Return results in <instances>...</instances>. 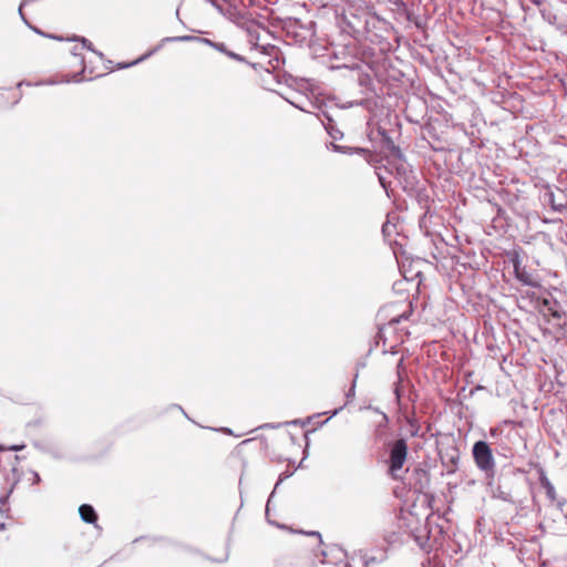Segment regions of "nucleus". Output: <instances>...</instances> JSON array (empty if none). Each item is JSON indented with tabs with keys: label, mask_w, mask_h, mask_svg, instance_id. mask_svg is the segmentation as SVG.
Masks as SVG:
<instances>
[{
	"label": "nucleus",
	"mask_w": 567,
	"mask_h": 567,
	"mask_svg": "<svg viewBox=\"0 0 567 567\" xmlns=\"http://www.w3.org/2000/svg\"><path fill=\"white\" fill-rule=\"evenodd\" d=\"M523 473L519 468L512 466L503 468L498 476L497 485L493 491L494 496L507 503H515V491L509 484L512 482L516 484L522 481Z\"/></svg>",
	"instance_id": "obj_1"
},
{
	"label": "nucleus",
	"mask_w": 567,
	"mask_h": 567,
	"mask_svg": "<svg viewBox=\"0 0 567 567\" xmlns=\"http://www.w3.org/2000/svg\"><path fill=\"white\" fill-rule=\"evenodd\" d=\"M472 454L477 468L485 473L488 480H494L495 460L489 445L485 441H477L473 445Z\"/></svg>",
	"instance_id": "obj_2"
},
{
	"label": "nucleus",
	"mask_w": 567,
	"mask_h": 567,
	"mask_svg": "<svg viewBox=\"0 0 567 567\" xmlns=\"http://www.w3.org/2000/svg\"><path fill=\"white\" fill-rule=\"evenodd\" d=\"M408 457V443L405 439H398L389 444V474L398 480Z\"/></svg>",
	"instance_id": "obj_3"
},
{
	"label": "nucleus",
	"mask_w": 567,
	"mask_h": 567,
	"mask_svg": "<svg viewBox=\"0 0 567 567\" xmlns=\"http://www.w3.org/2000/svg\"><path fill=\"white\" fill-rule=\"evenodd\" d=\"M238 25L247 32L248 42L251 44L252 49L260 50L264 54L267 55H271L275 51H277V48L271 44L259 45V32L256 21L246 19L244 16H240Z\"/></svg>",
	"instance_id": "obj_4"
},
{
	"label": "nucleus",
	"mask_w": 567,
	"mask_h": 567,
	"mask_svg": "<svg viewBox=\"0 0 567 567\" xmlns=\"http://www.w3.org/2000/svg\"><path fill=\"white\" fill-rule=\"evenodd\" d=\"M192 40H198L203 43H206L208 45H210L213 48V44H216L217 42H214L209 39H206V38H196V37H192V35H177V37H167V38H164L161 43L154 48L153 50H151L150 52H147L146 54H144L143 56H141L140 59L131 62V63H126V64H118V69H125V68H128V66H132V65H135L137 64L138 62L147 59L148 56H151L153 53H155L156 51H158L161 48H162V44L165 43V42H187V41H192Z\"/></svg>",
	"instance_id": "obj_5"
},
{
	"label": "nucleus",
	"mask_w": 567,
	"mask_h": 567,
	"mask_svg": "<svg viewBox=\"0 0 567 567\" xmlns=\"http://www.w3.org/2000/svg\"><path fill=\"white\" fill-rule=\"evenodd\" d=\"M378 134L381 137V147L384 151H386L391 156H393V157H395L398 159H403L404 158V155H403L401 148L398 145H395V143L393 142V140L386 133V131L384 128L379 127L378 128Z\"/></svg>",
	"instance_id": "obj_6"
},
{
	"label": "nucleus",
	"mask_w": 567,
	"mask_h": 567,
	"mask_svg": "<svg viewBox=\"0 0 567 567\" xmlns=\"http://www.w3.org/2000/svg\"><path fill=\"white\" fill-rule=\"evenodd\" d=\"M411 536L421 549H426L429 546L430 532L425 524L417 523V525L411 529Z\"/></svg>",
	"instance_id": "obj_7"
},
{
	"label": "nucleus",
	"mask_w": 567,
	"mask_h": 567,
	"mask_svg": "<svg viewBox=\"0 0 567 567\" xmlns=\"http://www.w3.org/2000/svg\"><path fill=\"white\" fill-rule=\"evenodd\" d=\"M441 460L443 466L446 468V472L452 474L457 470L460 453L457 449H452L450 452H446L444 455H442Z\"/></svg>",
	"instance_id": "obj_8"
},
{
	"label": "nucleus",
	"mask_w": 567,
	"mask_h": 567,
	"mask_svg": "<svg viewBox=\"0 0 567 567\" xmlns=\"http://www.w3.org/2000/svg\"><path fill=\"white\" fill-rule=\"evenodd\" d=\"M331 147L334 152L342 153V154H360L363 155L364 158L370 162V158L372 157V153L368 148L363 147H350V146H342L334 143H331Z\"/></svg>",
	"instance_id": "obj_9"
},
{
	"label": "nucleus",
	"mask_w": 567,
	"mask_h": 567,
	"mask_svg": "<svg viewBox=\"0 0 567 567\" xmlns=\"http://www.w3.org/2000/svg\"><path fill=\"white\" fill-rule=\"evenodd\" d=\"M79 514L81 519L86 524H95L97 520V514L93 506L83 504L79 507Z\"/></svg>",
	"instance_id": "obj_10"
},
{
	"label": "nucleus",
	"mask_w": 567,
	"mask_h": 567,
	"mask_svg": "<svg viewBox=\"0 0 567 567\" xmlns=\"http://www.w3.org/2000/svg\"><path fill=\"white\" fill-rule=\"evenodd\" d=\"M322 125L324 126L327 133L332 140L338 141L343 137V133L337 126L334 118H328V122H324V120H322Z\"/></svg>",
	"instance_id": "obj_11"
},
{
	"label": "nucleus",
	"mask_w": 567,
	"mask_h": 567,
	"mask_svg": "<svg viewBox=\"0 0 567 567\" xmlns=\"http://www.w3.org/2000/svg\"><path fill=\"white\" fill-rule=\"evenodd\" d=\"M539 482L542 487L546 491V495L550 501H554L556 498V491L554 485L548 480L547 475L544 471L540 472L539 475Z\"/></svg>",
	"instance_id": "obj_12"
},
{
	"label": "nucleus",
	"mask_w": 567,
	"mask_h": 567,
	"mask_svg": "<svg viewBox=\"0 0 567 567\" xmlns=\"http://www.w3.org/2000/svg\"><path fill=\"white\" fill-rule=\"evenodd\" d=\"M515 272H516V278L519 281H522L524 285L536 286V284L533 281L530 275L527 274L525 270H520L517 265L515 266Z\"/></svg>",
	"instance_id": "obj_13"
},
{
	"label": "nucleus",
	"mask_w": 567,
	"mask_h": 567,
	"mask_svg": "<svg viewBox=\"0 0 567 567\" xmlns=\"http://www.w3.org/2000/svg\"><path fill=\"white\" fill-rule=\"evenodd\" d=\"M317 109L318 112L316 113V115L321 122L322 120H324V122H328V118H333V115L322 106H318Z\"/></svg>",
	"instance_id": "obj_14"
},
{
	"label": "nucleus",
	"mask_w": 567,
	"mask_h": 567,
	"mask_svg": "<svg viewBox=\"0 0 567 567\" xmlns=\"http://www.w3.org/2000/svg\"><path fill=\"white\" fill-rule=\"evenodd\" d=\"M75 40L81 41V42H82V44H83V48H86L87 50H90V51H92V52L96 53L100 58H102V56H103V54H102L101 52H97V51H95V50L93 49L92 43H91L87 39H85V38H76Z\"/></svg>",
	"instance_id": "obj_15"
},
{
	"label": "nucleus",
	"mask_w": 567,
	"mask_h": 567,
	"mask_svg": "<svg viewBox=\"0 0 567 567\" xmlns=\"http://www.w3.org/2000/svg\"><path fill=\"white\" fill-rule=\"evenodd\" d=\"M10 493H11V489L9 492L0 495V515L4 514L3 506L7 504Z\"/></svg>",
	"instance_id": "obj_16"
},
{
	"label": "nucleus",
	"mask_w": 567,
	"mask_h": 567,
	"mask_svg": "<svg viewBox=\"0 0 567 567\" xmlns=\"http://www.w3.org/2000/svg\"><path fill=\"white\" fill-rule=\"evenodd\" d=\"M404 372V360L401 358L396 364L398 382L402 381V374Z\"/></svg>",
	"instance_id": "obj_17"
},
{
	"label": "nucleus",
	"mask_w": 567,
	"mask_h": 567,
	"mask_svg": "<svg viewBox=\"0 0 567 567\" xmlns=\"http://www.w3.org/2000/svg\"><path fill=\"white\" fill-rule=\"evenodd\" d=\"M410 426L412 427V431H411V435L412 436H419V432H420V425L416 423L415 420H409L408 421Z\"/></svg>",
	"instance_id": "obj_18"
},
{
	"label": "nucleus",
	"mask_w": 567,
	"mask_h": 567,
	"mask_svg": "<svg viewBox=\"0 0 567 567\" xmlns=\"http://www.w3.org/2000/svg\"><path fill=\"white\" fill-rule=\"evenodd\" d=\"M213 48L227 55L228 49L225 43L217 42L216 44H213Z\"/></svg>",
	"instance_id": "obj_19"
},
{
	"label": "nucleus",
	"mask_w": 567,
	"mask_h": 567,
	"mask_svg": "<svg viewBox=\"0 0 567 567\" xmlns=\"http://www.w3.org/2000/svg\"><path fill=\"white\" fill-rule=\"evenodd\" d=\"M227 56H228V58H230V59H233V60H236V61H238V62H245V61H246V60H245V58H244L243 55L237 54V53H235V52H233V51H230V50H228V52H227Z\"/></svg>",
	"instance_id": "obj_20"
},
{
	"label": "nucleus",
	"mask_w": 567,
	"mask_h": 567,
	"mask_svg": "<svg viewBox=\"0 0 567 567\" xmlns=\"http://www.w3.org/2000/svg\"><path fill=\"white\" fill-rule=\"evenodd\" d=\"M400 383L401 382H396L395 389H394V394H395L398 401L401 399V391H400V386H399Z\"/></svg>",
	"instance_id": "obj_21"
},
{
	"label": "nucleus",
	"mask_w": 567,
	"mask_h": 567,
	"mask_svg": "<svg viewBox=\"0 0 567 567\" xmlns=\"http://www.w3.org/2000/svg\"><path fill=\"white\" fill-rule=\"evenodd\" d=\"M378 177H379V182H380L381 186L386 190L388 189V183H386L385 178L383 176H381V175H378Z\"/></svg>",
	"instance_id": "obj_22"
},
{
	"label": "nucleus",
	"mask_w": 567,
	"mask_h": 567,
	"mask_svg": "<svg viewBox=\"0 0 567 567\" xmlns=\"http://www.w3.org/2000/svg\"><path fill=\"white\" fill-rule=\"evenodd\" d=\"M416 474L423 476L426 481H429V474L425 470H416Z\"/></svg>",
	"instance_id": "obj_23"
},
{
	"label": "nucleus",
	"mask_w": 567,
	"mask_h": 567,
	"mask_svg": "<svg viewBox=\"0 0 567 567\" xmlns=\"http://www.w3.org/2000/svg\"><path fill=\"white\" fill-rule=\"evenodd\" d=\"M22 8H23V7H21V6L19 7V14H20V17H21L22 21H23L25 24H28V25H29V22H28V20L25 19V17H24V14H23Z\"/></svg>",
	"instance_id": "obj_24"
},
{
	"label": "nucleus",
	"mask_w": 567,
	"mask_h": 567,
	"mask_svg": "<svg viewBox=\"0 0 567 567\" xmlns=\"http://www.w3.org/2000/svg\"><path fill=\"white\" fill-rule=\"evenodd\" d=\"M23 447H24V445H12V446L8 447V450L21 451Z\"/></svg>",
	"instance_id": "obj_25"
},
{
	"label": "nucleus",
	"mask_w": 567,
	"mask_h": 567,
	"mask_svg": "<svg viewBox=\"0 0 567 567\" xmlns=\"http://www.w3.org/2000/svg\"><path fill=\"white\" fill-rule=\"evenodd\" d=\"M396 172L398 174H405L406 169L403 165H400L396 167Z\"/></svg>",
	"instance_id": "obj_26"
},
{
	"label": "nucleus",
	"mask_w": 567,
	"mask_h": 567,
	"mask_svg": "<svg viewBox=\"0 0 567 567\" xmlns=\"http://www.w3.org/2000/svg\"><path fill=\"white\" fill-rule=\"evenodd\" d=\"M83 71H84V70H82L80 73L74 74V75H73V81H75V82L81 81V78H80V76H81V74L83 73Z\"/></svg>",
	"instance_id": "obj_27"
},
{
	"label": "nucleus",
	"mask_w": 567,
	"mask_h": 567,
	"mask_svg": "<svg viewBox=\"0 0 567 567\" xmlns=\"http://www.w3.org/2000/svg\"><path fill=\"white\" fill-rule=\"evenodd\" d=\"M279 426H280V424L274 425V424H269V423H266L265 425H262V427H272V429H276Z\"/></svg>",
	"instance_id": "obj_28"
},
{
	"label": "nucleus",
	"mask_w": 567,
	"mask_h": 567,
	"mask_svg": "<svg viewBox=\"0 0 567 567\" xmlns=\"http://www.w3.org/2000/svg\"><path fill=\"white\" fill-rule=\"evenodd\" d=\"M33 476H34V483H39V482H40V480H41V478H40V475H39L37 472H34V473H33Z\"/></svg>",
	"instance_id": "obj_29"
},
{
	"label": "nucleus",
	"mask_w": 567,
	"mask_h": 567,
	"mask_svg": "<svg viewBox=\"0 0 567 567\" xmlns=\"http://www.w3.org/2000/svg\"><path fill=\"white\" fill-rule=\"evenodd\" d=\"M22 85H31L30 82L21 81L18 83V87H21Z\"/></svg>",
	"instance_id": "obj_30"
},
{
	"label": "nucleus",
	"mask_w": 567,
	"mask_h": 567,
	"mask_svg": "<svg viewBox=\"0 0 567 567\" xmlns=\"http://www.w3.org/2000/svg\"><path fill=\"white\" fill-rule=\"evenodd\" d=\"M293 106H296L297 109H299L300 111H303V112H308L306 109H303L302 106L298 105V104H295V103H291Z\"/></svg>",
	"instance_id": "obj_31"
},
{
	"label": "nucleus",
	"mask_w": 567,
	"mask_h": 567,
	"mask_svg": "<svg viewBox=\"0 0 567 567\" xmlns=\"http://www.w3.org/2000/svg\"><path fill=\"white\" fill-rule=\"evenodd\" d=\"M274 493H275V489L272 491V493H271L270 497L268 498V502H267V509L269 508V504H270V502H271V498H272V496H274Z\"/></svg>",
	"instance_id": "obj_32"
},
{
	"label": "nucleus",
	"mask_w": 567,
	"mask_h": 567,
	"mask_svg": "<svg viewBox=\"0 0 567 567\" xmlns=\"http://www.w3.org/2000/svg\"><path fill=\"white\" fill-rule=\"evenodd\" d=\"M350 395H354V385L350 389L349 393H348V396Z\"/></svg>",
	"instance_id": "obj_33"
},
{
	"label": "nucleus",
	"mask_w": 567,
	"mask_h": 567,
	"mask_svg": "<svg viewBox=\"0 0 567 567\" xmlns=\"http://www.w3.org/2000/svg\"><path fill=\"white\" fill-rule=\"evenodd\" d=\"M382 417H383L384 423H388L389 419H388V415L385 413H382Z\"/></svg>",
	"instance_id": "obj_34"
},
{
	"label": "nucleus",
	"mask_w": 567,
	"mask_h": 567,
	"mask_svg": "<svg viewBox=\"0 0 567 567\" xmlns=\"http://www.w3.org/2000/svg\"><path fill=\"white\" fill-rule=\"evenodd\" d=\"M6 529V524L4 523H0V530H3Z\"/></svg>",
	"instance_id": "obj_35"
},
{
	"label": "nucleus",
	"mask_w": 567,
	"mask_h": 567,
	"mask_svg": "<svg viewBox=\"0 0 567 567\" xmlns=\"http://www.w3.org/2000/svg\"><path fill=\"white\" fill-rule=\"evenodd\" d=\"M76 50H78V48L75 47V48H74V50H73V52H72V53H73V55H75V56H78V55H79V53H78V51H76Z\"/></svg>",
	"instance_id": "obj_36"
},
{
	"label": "nucleus",
	"mask_w": 567,
	"mask_h": 567,
	"mask_svg": "<svg viewBox=\"0 0 567 567\" xmlns=\"http://www.w3.org/2000/svg\"><path fill=\"white\" fill-rule=\"evenodd\" d=\"M338 412H339V410H338V409H336V410L331 413V416H330V417H332V416L337 415V413H338Z\"/></svg>",
	"instance_id": "obj_37"
},
{
	"label": "nucleus",
	"mask_w": 567,
	"mask_h": 567,
	"mask_svg": "<svg viewBox=\"0 0 567 567\" xmlns=\"http://www.w3.org/2000/svg\"><path fill=\"white\" fill-rule=\"evenodd\" d=\"M495 433H496V430H491L492 435H495Z\"/></svg>",
	"instance_id": "obj_38"
},
{
	"label": "nucleus",
	"mask_w": 567,
	"mask_h": 567,
	"mask_svg": "<svg viewBox=\"0 0 567 567\" xmlns=\"http://www.w3.org/2000/svg\"><path fill=\"white\" fill-rule=\"evenodd\" d=\"M279 483H280V481L276 483V486H274V489H277V486H279Z\"/></svg>",
	"instance_id": "obj_39"
},
{
	"label": "nucleus",
	"mask_w": 567,
	"mask_h": 567,
	"mask_svg": "<svg viewBox=\"0 0 567 567\" xmlns=\"http://www.w3.org/2000/svg\"><path fill=\"white\" fill-rule=\"evenodd\" d=\"M279 483H280V481L276 483V486H274V489H277V486H279Z\"/></svg>",
	"instance_id": "obj_40"
},
{
	"label": "nucleus",
	"mask_w": 567,
	"mask_h": 567,
	"mask_svg": "<svg viewBox=\"0 0 567 567\" xmlns=\"http://www.w3.org/2000/svg\"><path fill=\"white\" fill-rule=\"evenodd\" d=\"M7 450V447L0 445V451Z\"/></svg>",
	"instance_id": "obj_41"
},
{
	"label": "nucleus",
	"mask_w": 567,
	"mask_h": 567,
	"mask_svg": "<svg viewBox=\"0 0 567 567\" xmlns=\"http://www.w3.org/2000/svg\"><path fill=\"white\" fill-rule=\"evenodd\" d=\"M298 422H299L298 420H293L291 423L297 424Z\"/></svg>",
	"instance_id": "obj_42"
}]
</instances>
